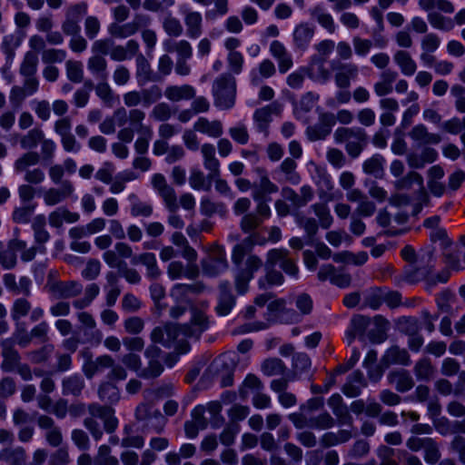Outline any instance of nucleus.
<instances>
[{
	"label": "nucleus",
	"instance_id": "obj_1",
	"mask_svg": "<svg viewBox=\"0 0 465 465\" xmlns=\"http://www.w3.org/2000/svg\"><path fill=\"white\" fill-rule=\"evenodd\" d=\"M87 410L90 417L84 419V426L95 440H99L104 434L99 422L95 420L96 418L103 420L104 428L107 433H112L115 430L118 420L114 416V410L113 408L94 402L89 404Z\"/></svg>",
	"mask_w": 465,
	"mask_h": 465
},
{
	"label": "nucleus",
	"instance_id": "obj_2",
	"mask_svg": "<svg viewBox=\"0 0 465 465\" xmlns=\"http://www.w3.org/2000/svg\"><path fill=\"white\" fill-rule=\"evenodd\" d=\"M213 104L220 110H229L235 104L236 80L230 73L219 75L213 84Z\"/></svg>",
	"mask_w": 465,
	"mask_h": 465
},
{
	"label": "nucleus",
	"instance_id": "obj_3",
	"mask_svg": "<svg viewBox=\"0 0 465 465\" xmlns=\"http://www.w3.org/2000/svg\"><path fill=\"white\" fill-rule=\"evenodd\" d=\"M333 138L337 143H345V150L351 158H357L368 143V135L361 127H339Z\"/></svg>",
	"mask_w": 465,
	"mask_h": 465
},
{
	"label": "nucleus",
	"instance_id": "obj_4",
	"mask_svg": "<svg viewBox=\"0 0 465 465\" xmlns=\"http://www.w3.org/2000/svg\"><path fill=\"white\" fill-rule=\"evenodd\" d=\"M418 263L417 267L406 269L401 276L396 277V283L401 284L403 282L414 283L423 279L427 281L428 275L435 266L433 252L429 250L420 253Z\"/></svg>",
	"mask_w": 465,
	"mask_h": 465
},
{
	"label": "nucleus",
	"instance_id": "obj_5",
	"mask_svg": "<svg viewBox=\"0 0 465 465\" xmlns=\"http://www.w3.org/2000/svg\"><path fill=\"white\" fill-rule=\"evenodd\" d=\"M262 265V260L256 255H250L244 262V267L235 268L233 271L234 287L238 294L243 295L249 291V282L253 274Z\"/></svg>",
	"mask_w": 465,
	"mask_h": 465
},
{
	"label": "nucleus",
	"instance_id": "obj_6",
	"mask_svg": "<svg viewBox=\"0 0 465 465\" xmlns=\"http://www.w3.org/2000/svg\"><path fill=\"white\" fill-rule=\"evenodd\" d=\"M237 361V355L233 352L223 353L213 361L211 369L217 376L222 387L232 385Z\"/></svg>",
	"mask_w": 465,
	"mask_h": 465
},
{
	"label": "nucleus",
	"instance_id": "obj_7",
	"mask_svg": "<svg viewBox=\"0 0 465 465\" xmlns=\"http://www.w3.org/2000/svg\"><path fill=\"white\" fill-rule=\"evenodd\" d=\"M330 65L334 73V83L339 89H349L351 83L357 80L360 74L359 66L351 62L331 60Z\"/></svg>",
	"mask_w": 465,
	"mask_h": 465
},
{
	"label": "nucleus",
	"instance_id": "obj_8",
	"mask_svg": "<svg viewBox=\"0 0 465 465\" xmlns=\"http://www.w3.org/2000/svg\"><path fill=\"white\" fill-rule=\"evenodd\" d=\"M114 116L120 117L118 121L119 125L125 124V118L127 116L130 127L134 133L138 134H150L153 132L151 126L143 124L145 119V113L138 108H133L126 113L124 108H119L114 112Z\"/></svg>",
	"mask_w": 465,
	"mask_h": 465
},
{
	"label": "nucleus",
	"instance_id": "obj_9",
	"mask_svg": "<svg viewBox=\"0 0 465 465\" xmlns=\"http://www.w3.org/2000/svg\"><path fill=\"white\" fill-rule=\"evenodd\" d=\"M203 273L208 277H216L228 269L226 255L222 248H216L208 257L202 260Z\"/></svg>",
	"mask_w": 465,
	"mask_h": 465
},
{
	"label": "nucleus",
	"instance_id": "obj_10",
	"mask_svg": "<svg viewBox=\"0 0 465 465\" xmlns=\"http://www.w3.org/2000/svg\"><path fill=\"white\" fill-rule=\"evenodd\" d=\"M271 208L267 203H259L255 211L245 213L240 222V228L244 233H251L256 230L264 220L271 216Z\"/></svg>",
	"mask_w": 465,
	"mask_h": 465
},
{
	"label": "nucleus",
	"instance_id": "obj_11",
	"mask_svg": "<svg viewBox=\"0 0 465 465\" xmlns=\"http://www.w3.org/2000/svg\"><path fill=\"white\" fill-rule=\"evenodd\" d=\"M335 125V115L330 112H322L319 114L318 123L309 125L306 129V135L312 142L325 139Z\"/></svg>",
	"mask_w": 465,
	"mask_h": 465
},
{
	"label": "nucleus",
	"instance_id": "obj_12",
	"mask_svg": "<svg viewBox=\"0 0 465 465\" xmlns=\"http://www.w3.org/2000/svg\"><path fill=\"white\" fill-rule=\"evenodd\" d=\"M180 13L183 17L186 27V35L191 39H196L203 34V15L200 12L191 9L187 5L180 6Z\"/></svg>",
	"mask_w": 465,
	"mask_h": 465
},
{
	"label": "nucleus",
	"instance_id": "obj_13",
	"mask_svg": "<svg viewBox=\"0 0 465 465\" xmlns=\"http://www.w3.org/2000/svg\"><path fill=\"white\" fill-rule=\"evenodd\" d=\"M87 5L85 3L77 4L68 8L65 14V19L62 23V31L64 35L75 36L80 34V18L86 12Z\"/></svg>",
	"mask_w": 465,
	"mask_h": 465
},
{
	"label": "nucleus",
	"instance_id": "obj_14",
	"mask_svg": "<svg viewBox=\"0 0 465 465\" xmlns=\"http://www.w3.org/2000/svg\"><path fill=\"white\" fill-rule=\"evenodd\" d=\"M289 251L286 249H272L267 253V266L279 264L283 272L291 276L296 277L298 267L289 257Z\"/></svg>",
	"mask_w": 465,
	"mask_h": 465
},
{
	"label": "nucleus",
	"instance_id": "obj_15",
	"mask_svg": "<svg viewBox=\"0 0 465 465\" xmlns=\"http://www.w3.org/2000/svg\"><path fill=\"white\" fill-rule=\"evenodd\" d=\"M203 290L202 283L194 284H184L177 283L174 284L170 290V296L176 304H184L187 306L192 305V296L198 294Z\"/></svg>",
	"mask_w": 465,
	"mask_h": 465
},
{
	"label": "nucleus",
	"instance_id": "obj_16",
	"mask_svg": "<svg viewBox=\"0 0 465 465\" xmlns=\"http://www.w3.org/2000/svg\"><path fill=\"white\" fill-rule=\"evenodd\" d=\"M36 421L38 427L45 431V438L47 443L52 447H59L63 442V433L54 419L47 415H39Z\"/></svg>",
	"mask_w": 465,
	"mask_h": 465
},
{
	"label": "nucleus",
	"instance_id": "obj_17",
	"mask_svg": "<svg viewBox=\"0 0 465 465\" xmlns=\"http://www.w3.org/2000/svg\"><path fill=\"white\" fill-rule=\"evenodd\" d=\"M179 333L180 329L177 325L168 323L163 326L155 327L150 334V339L153 343H159L166 348H170L177 340Z\"/></svg>",
	"mask_w": 465,
	"mask_h": 465
},
{
	"label": "nucleus",
	"instance_id": "obj_18",
	"mask_svg": "<svg viewBox=\"0 0 465 465\" xmlns=\"http://www.w3.org/2000/svg\"><path fill=\"white\" fill-rule=\"evenodd\" d=\"M296 168L297 163L295 160L288 157L273 171L272 174L279 183H289L296 185L301 182V176Z\"/></svg>",
	"mask_w": 465,
	"mask_h": 465
},
{
	"label": "nucleus",
	"instance_id": "obj_19",
	"mask_svg": "<svg viewBox=\"0 0 465 465\" xmlns=\"http://www.w3.org/2000/svg\"><path fill=\"white\" fill-rule=\"evenodd\" d=\"M218 288L219 295L215 311L220 316H226L234 307L236 299L232 293L230 282L228 281L221 282Z\"/></svg>",
	"mask_w": 465,
	"mask_h": 465
},
{
	"label": "nucleus",
	"instance_id": "obj_20",
	"mask_svg": "<svg viewBox=\"0 0 465 465\" xmlns=\"http://www.w3.org/2000/svg\"><path fill=\"white\" fill-rule=\"evenodd\" d=\"M74 192V187L69 180H64L58 188H49L44 194V202L53 206L69 198Z\"/></svg>",
	"mask_w": 465,
	"mask_h": 465
},
{
	"label": "nucleus",
	"instance_id": "obj_21",
	"mask_svg": "<svg viewBox=\"0 0 465 465\" xmlns=\"http://www.w3.org/2000/svg\"><path fill=\"white\" fill-rule=\"evenodd\" d=\"M282 110V105L278 102L257 109L253 114V120L255 126L259 132L265 133L272 121V114H279Z\"/></svg>",
	"mask_w": 465,
	"mask_h": 465
},
{
	"label": "nucleus",
	"instance_id": "obj_22",
	"mask_svg": "<svg viewBox=\"0 0 465 465\" xmlns=\"http://www.w3.org/2000/svg\"><path fill=\"white\" fill-rule=\"evenodd\" d=\"M113 357L108 354H104L93 359L92 361L84 362L82 371L85 377L91 380L94 375L103 372L105 369L113 367Z\"/></svg>",
	"mask_w": 465,
	"mask_h": 465
},
{
	"label": "nucleus",
	"instance_id": "obj_23",
	"mask_svg": "<svg viewBox=\"0 0 465 465\" xmlns=\"http://www.w3.org/2000/svg\"><path fill=\"white\" fill-rule=\"evenodd\" d=\"M262 174L260 181L253 184L252 193L253 200L259 203L261 202L267 203L270 198L266 199V194H271L278 192V186L271 182L264 171H261Z\"/></svg>",
	"mask_w": 465,
	"mask_h": 465
},
{
	"label": "nucleus",
	"instance_id": "obj_24",
	"mask_svg": "<svg viewBox=\"0 0 465 465\" xmlns=\"http://www.w3.org/2000/svg\"><path fill=\"white\" fill-rule=\"evenodd\" d=\"M410 138L419 145L438 144L441 137L438 134L430 133L428 128L419 124L409 132Z\"/></svg>",
	"mask_w": 465,
	"mask_h": 465
},
{
	"label": "nucleus",
	"instance_id": "obj_25",
	"mask_svg": "<svg viewBox=\"0 0 465 465\" xmlns=\"http://www.w3.org/2000/svg\"><path fill=\"white\" fill-rule=\"evenodd\" d=\"M326 60L318 55H312L311 64L308 68V75L311 79L320 83L325 84L331 78V73L325 66Z\"/></svg>",
	"mask_w": 465,
	"mask_h": 465
},
{
	"label": "nucleus",
	"instance_id": "obj_26",
	"mask_svg": "<svg viewBox=\"0 0 465 465\" xmlns=\"http://www.w3.org/2000/svg\"><path fill=\"white\" fill-rule=\"evenodd\" d=\"M315 28L308 23H301L295 26L292 37L296 48L305 50L309 46L313 35Z\"/></svg>",
	"mask_w": 465,
	"mask_h": 465
},
{
	"label": "nucleus",
	"instance_id": "obj_27",
	"mask_svg": "<svg viewBox=\"0 0 465 465\" xmlns=\"http://www.w3.org/2000/svg\"><path fill=\"white\" fill-rule=\"evenodd\" d=\"M2 356L4 361L2 369L5 371H13L16 366L20 364V355L13 346V341L9 339L4 340L1 342Z\"/></svg>",
	"mask_w": 465,
	"mask_h": 465
},
{
	"label": "nucleus",
	"instance_id": "obj_28",
	"mask_svg": "<svg viewBox=\"0 0 465 465\" xmlns=\"http://www.w3.org/2000/svg\"><path fill=\"white\" fill-rule=\"evenodd\" d=\"M135 64V77L140 86H143L149 82L156 81V75L153 74L150 63L143 54H139L137 55Z\"/></svg>",
	"mask_w": 465,
	"mask_h": 465
},
{
	"label": "nucleus",
	"instance_id": "obj_29",
	"mask_svg": "<svg viewBox=\"0 0 465 465\" xmlns=\"http://www.w3.org/2000/svg\"><path fill=\"white\" fill-rule=\"evenodd\" d=\"M132 264L142 263L146 267V277L150 280H156L161 275V270L157 265L155 254L144 252L133 257Z\"/></svg>",
	"mask_w": 465,
	"mask_h": 465
},
{
	"label": "nucleus",
	"instance_id": "obj_30",
	"mask_svg": "<svg viewBox=\"0 0 465 465\" xmlns=\"http://www.w3.org/2000/svg\"><path fill=\"white\" fill-rule=\"evenodd\" d=\"M195 94V89L190 84L168 85L164 90V96L173 103L191 100L194 98Z\"/></svg>",
	"mask_w": 465,
	"mask_h": 465
},
{
	"label": "nucleus",
	"instance_id": "obj_31",
	"mask_svg": "<svg viewBox=\"0 0 465 465\" xmlns=\"http://www.w3.org/2000/svg\"><path fill=\"white\" fill-rule=\"evenodd\" d=\"M87 69L97 81L108 78V62L103 55H91L87 60Z\"/></svg>",
	"mask_w": 465,
	"mask_h": 465
},
{
	"label": "nucleus",
	"instance_id": "obj_32",
	"mask_svg": "<svg viewBox=\"0 0 465 465\" xmlns=\"http://www.w3.org/2000/svg\"><path fill=\"white\" fill-rule=\"evenodd\" d=\"M366 385L363 373L360 371H354L349 375L347 382L343 385L341 391L346 396L353 398L358 396Z\"/></svg>",
	"mask_w": 465,
	"mask_h": 465
},
{
	"label": "nucleus",
	"instance_id": "obj_33",
	"mask_svg": "<svg viewBox=\"0 0 465 465\" xmlns=\"http://www.w3.org/2000/svg\"><path fill=\"white\" fill-rule=\"evenodd\" d=\"M193 129L211 137H220L223 133V124L219 120L209 121L205 117H200L193 124Z\"/></svg>",
	"mask_w": 465,
	"mask_h": 465
},
{
	"label": "nucleus",
	"instance_id": "obj_34",
	"mask_svg": "<svg viewBox=\"0 0 465 465\" xmlns=\"http://www.w3.org/2000/svg\"><path fill=\"white\" fill-rule=\"evenodd\" d=\"M201 153L203 159V166L212 176L220 173V161L215 155V147L212 143H203L201 146Z\"/></svg>",
	"mask_w": 465,
	"mask_h": 465
},
{
	"label": "nucleus",
	"instance_id": "obj_35",
	"mask_svg": "<svg viewBox=\"0 0 465 465\" xmlns=\"http://www.w3.org/2000/svg\"><path fill=\"white\" fill-rule=\"evenodd\" d=\"M398 77V73L387 69L384 70L380 76V80L373 85L374 92L378 96H384L391 94L393 90L392 84Z\"/></svg>",
	"mask_w": 465,
	"mask_h": 465
},
{
	"label": "nucleus",
	"instance_id": "obj_36",
	"mask_svg": "<svg viewBox=\"0 0 465 465\" xmlns=\"http://www.w3.org/2000/svg\"><path fill=\"white\" fill-rule=\"evenodd\" d=\"M0 460L8 465H25L27 454L25 448L21 446L10 447L0 451Z\"/></svg>",
	"mask_w": 465,
	"mask_h": 465
},
{
	"label": "nucleus",
	"instance_id": "obj_37",
	"mask_svg": "<svg viewBox=\"0 0 465 465\" xmlns=\"http://www.w3.org/2000/svg\"><path fill=\"white\" fill-rule=\"evenodd\" d=\"M382 362L387 366L391 364L409 365L411 359L405 349L395 345L385 351L382 356Z\"/></svg>",
	"mask_w": 465,
	"mask_h": 465
},
{
	"label": "nucleus",
	"instance_id": "obj_38",
	"mask_svg": "<svg viewBox=\"0 0 465 465\" xmlns=\"http://www.w3.org/2000/svg\"><path fill=\"white\" fill-rule=\"evenodd\" d=\"M328 405L332 410L334 415L338 418L341 424L351 423V416L350 415L347 406L343 403V400L340 394H333L329 399Z\"/></svg>",
	"mask_w": 465,
	"mask_h": 465
},
{
	"label": "nucleus",
	"instance_id": "obj_39",
	"mask_svg": "<svg viewBox=\"0 0 465 465\" xmlns=\"http://www.w3.org/2000/svg\"><path fill=\"white\" fill-rule=\"evenodd\" d=\"M79 218L80 215L77 213H72L66 208L60 207L49 214L48 222L52 227L59 228L63 225L64 222L73 223L77 222Z\"/></svg>",
	"mask_w": 465,
	"mask_h": 465
},
{
	"label": "nucleus",
	"instance_id": "obj_40",
	"mask_svg": "<svg viewBox=\"0 0 465 465\" xmlns=\"http://www.w3.org/2000/svg\"><path fill=\"white\" fill-rule=\"evenodd\" d=\"M393 61L399 66L401 74L406 76L413 75L417 70L416 62L407 51L399 50L395 52Z\"/></svg>",
	"mask_w": 465,
	"mask_h": 465
},
{
	"label": "nucleus",
	"instance_id": "obj_41",
	"mask_svg": "<svg viewBox=\"0 0 465 465\" xmlns=\"http://www.w3.org/2000/svg\"><path fill=\"white\" fill-rule=\"evenodd\" d=\"M390 383L394 384L400 392L410 391L414 386V381L411 374L405 370L391 371L388 375Z\"/></svg>",
	"mask_w": 465,
	"mask_h": 465
},
{
	"label": "nucleus",
	"instance_id": "obj_42",
	"mask_svg": "<svg viewBox=\"0 0 465 465\" xmlns=\"http://www.w3.org/2000/svg\"><path fill=\"white\" fill-rule=\"evenodd\" d=\"M310 15L313 20L318 22L330 34H333L336 30L333 17L322 5H316L310 10Z\"/></svg>",
	"mask_w": 465,
	"mask_h": 465
},
{
	"label": "nucleus",
	"instance_id": "obj_43",
	"mask_svg": "<svg viewBox=\"0 0 465 465\" xmlns=\"http://www.w3.org/2000/svg\"><path fill=\"white\" fill-rule=\"evenodd\" d=\"M191 325L192 326L190 330H184V332L189 336H195L198 338L202 332L208 329L209 322L206 315L203 312L197 309H193Z\"/></svg>",
	"mask_w": 465,
	"mask_h": 465
},
{
	"label": "nucleus",
	"instance_id": "obj_44",
	"mask_svg": "<svg viewBox=\"0 0 465 465\" xmlns=\"http://www.w3.org/2000/svg\"><path fill=\"white\" fill-rule=\"evenodd\" d=\"M40 162V155L37 152L29 151L21 154L14 163V170L16 173H26L31 166Z\"/></svg>",
	"mask_w": 465,
	"mask_h": 465
},
{
	"label": "nucleus",
	"instance_id": "obj_45",
	"mask_svg": "<svg viewBox=\"0 0 465 465\" xmlns=\"http://www.w3.org/2000/svg\"><path fill=\"white\" fill-rule=\"evenodd\" d=\"M84 386V381L80 375H70L62 381V392L64 395L79 396Z\"/></svg>",
	"mask_w": 465,
	"mask_h": 465
},
{
	"label": "nucleus",
	"instance_id": "obj_46",
	"mask_svg": "<svg viewBox=\"0 0 465 465\" xmlns=\"http://www.w3.org/2000/svg\"><path fill=\"white\" fill-rule=\"evenodd\" d=\"M77 319L83 327L93 330L89 341H94L97 345L100 344L103 340V333L100 330L95 329L96 322L94 316L87 312H82L77 314Z\"/></svg>",
	"mask_w": 465,
	"mask_h": 465
},
{
	"label": "nucleus",
	"instance_id": "obj_47",
	"mask_svg": "<svg viewBox=\"0 0 465 465\" xmlns=\"http://www.w3.org/2000/svg\"><path fill=\"white\" fill-rule=\"evenodd\" d=\"M130 203V212L134 217H149L153 213V206L147 202H143L135 193H131L128 196Z\"/></svg>",
	"mask_w": 465,
	"mask_h": 465
},
{
	"label": "nucleus",
	"instance_id": "obj_48",
	"mask_svg": "<svg viewBox=\"0 0 465 465\" xmlns=\"http://www.w3.org/2000/svg\"><path fill=\"white\" fill-rule=\"evenodd\" d=\"M98 396L101 401L114 404L120 400V391L112 381H104L99 386Z\"/></svg>",
	"mask_w": 465,
	"mask_h": 465
},
{
	"label": "nucleus",
	"instance_id": "obj_49",
	"mask_svg": "<svg viewBox=\"0 0 465 465\" xmlns=\"http://www.w3.org/2000/svg\"><path fill=\"white\" fill-rule=\"evenodd\" d=\"M38 63L39 59L36 53L32 51L26 52L19 66V74L22 76L36 75Z\"/></svg>",
	"mask_w": 465,
	"mask_h": 465
},
{
	"label": "nucleus",
	"instance_id": "obj_50",
	"mask_svg": "<svg viewBox=\"0 0 465 465\" xmlns=\"http://www.w3.org/2000/svg\"><path fill=\"white\" fill-rule=\"evenodd\" d=\"M276 72L274 64L269 60H263L258 67V71H252L251 73V81L254 85L261 84L262 78H269L272 76Z\"/></svg>",
	"mask_w": 465,
	"mask_h": 465
},
{
	"label": "nucleus",
	"instance_id": "obj_51",
	"mask_svg": "<svg viewBox=\"0 0 465 465\" xmlns=\"http://www.w3.org/2000/svg\"><path fill=\"white\" fill-rule=\"evenodd\" d=\"M162 25L165 34L171 37H179L183 33L181 21L173 16L172 13H168L163 16Z\"/></svg>",
	"mask_w": 465,
	"mask_h": 465
},
{
	"label": "nucleus",
	"instance_id": "obj_52",
	"mask_svg": "<svg viewBox=\"0 0 465 465\" xmlns=\"http://www.w3.org/2000/svg\"><path fill=\"white\" fill-rule=\"evenodd\" d=\"M83 291V286L78 282H62L57 283L55 292L61 298L68 299L80 294Z\"/></svg>",
	"mask_w": 465,
	"mask_h": 465
},
{
	"label": "nucleus",
	"instance_id": "obj_53",
	"mask_svg": "<svg viewBox=\"0 0 465 465\" xmlns=\"http://www.w3.org/2000/svg\"><path fill=\"white\" fill-rule=\"evenodd\" d=\"M45 137V134L40 128L29 130L20 139V145L23 149L31 150L35 148Z\"/></svg>",
	"mask_w": 465,
	"mask_h": 465
},
{
	"label": "nucleus",
	"instance_id": "obj_54",
	"mask_svg": "<svg viewBox=\"0 0 465 465\" xmlns=\"http://www.w3.org/2000/svg\"><path fill=\"white\" fill-rule=\"evenodd\" d=\"M108 33L111 36L124 39L136 34L131 22L121 24L112 23L108 26Z\"/></svg>",
	"mask_w": 465,
	"mask_h": 465
},
{
	"label": "nucleus",
	"instance_id": "obj_55",
	"mask_svg": "<svg viewBox=\"0 0 465 465\" xmlns=\"http://www.w3.org/2000/svg\"><path fill=\"white\" fill-rule=\"evenodd\" d=\"M65 73L69 81L79 84L84 80V65L80 61L68 60L65 63Z\"/></svg>",
	"mask_w": 465,
	"mask_h": 465
},
{
	"label": "nucleus",
	"instance_id": "obj_56",
	"mask_svg": "<svg viewBox=\"0 0 465 465\" xmlns=\"http://www.w3.org/2000/svg\"><path fill=\"white\" fill-rule=\"evenodd\" d=\"M384 158L381 154H374L363 163V171L376 178L381 177L383 173Z\"/></svg>",
	"mask_w": 465,
	"mask_h": 465
},
{
	"label": "nucleus",
	"instance_id": "obj_57",
	"mask_svg": "<svg viewBox=\"0 0 465 465\" xmlns=\"http://www.w3.org/2000/svg\"><path fill=\"white\" fill-rule=\"evenodd\" d=\"M96 95L102 100V102L107 106H113L114 101V91L107 83V80H101L94 86Z\"/></svg>",
	"mask_w": 465,
	"mask_h": 465
},
{
	"label": "nucleus",
	"instance_id": "obj_58",
	"mask_svg": "<svg viewBox=\"0 0 465 465\" xmlns=\"http://www.w3.org/2000/svg\"><path fill=\"white\" fill-rule=\"evenodd\" d=\"M189 183L194 190L209 191L211 189V181L198 169H193L191 171Z\"/></svg>",
	"mask_w": 465,
	"mask_h": 465
},
{
	"label": "nucleus",
	"instance_id": "obj_59",
	"mask_svg": "<svg viewBox=\"0 0 465 465\" xmlns=\"http://www.w3.org/2000/svg\"><path fill=\"white\" fill-rule=\"evenodd\" d=\"M35 204H26L15 207L12 213V219L15 223H28L34 214Z\"/></svg>",
	"mask_w": 465,
	"mask_h": 465
},
{
	"label": "nucleus",
	"instance_id": "obj_60",
	"mask_svg": "<svg viewBox=\"0 0 465 465\" xmlns=\"http://www.w3.org/2000/svg\"><path fill=\"white\" fill-rule=\"evenodd\" d=\"M262 371L266 376L282 375L285 371V366L280 359H267L262 364Z\"/></svg>",
	"mask_w": 465,
	"mask_h": 465
},
{
	"label": "nucleus",
	"instance_id": "obj_61",
	"mask_svg": "<svg viewBox=\"0 0 465 465\" xmlns=\"http://www.w3.org/2000/svg\"><path fill=\"white\" fill-rule=\"evenodd\" d=\"M428 21L432 27L442 31H450L454 26L451 19L444 17L436 11L428 14Z\"/></svg>",
	"mask_w": 465,
	"mask_h": 465
},
{
	"label": "nucleus",
	"instance_id": "obj_62",
	"mask_svg": "<svg viewBox=\"0 0 465 465\" xmlns=\"http://www.w3.org/2000/svg\"><path fill=\"white\" fill-rule=\"evenodd\" d=\"M315 215L319 218L320 225L322 229H328L333 223V218L330 213V209L323 203H315L312 205Z\"/></svg>",
	"mask_w": 465,
	"mask_h": 465
},
{
	"label": "nucleus",
	"instance_id": "obj_63",
	"mask_svg": "<svg viewBox=\"0 0 465 465\" xmlns=\"http://www.w3.org/2000/svg\"><path fill=\"white\" fill-rule=\"evenodd\" d=\"M32 309L31 303L25 298L16 299L11 308V317L14 321H19L20 319L28 315Z\"/></svg>",
	"mask_w": 465,
	"mask_h": 465
},
{
	"label": "nucleus",
	"instance_id": "obj_64",
	"mask_svg": "<svg viewBox=\"0 0 465 465\" xmlns=\"http://www.w3.org/2000/svg\"><path fill=\"white\" fill-rule=\"evenodd\" d=\"M111 449L107 445H101L94 460L95 465H119L118 460L111 456Z\"/></svg>",
	"mask_w": 465,
	"mask_h": 465
}]
</instances>
